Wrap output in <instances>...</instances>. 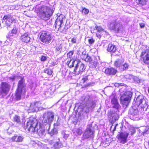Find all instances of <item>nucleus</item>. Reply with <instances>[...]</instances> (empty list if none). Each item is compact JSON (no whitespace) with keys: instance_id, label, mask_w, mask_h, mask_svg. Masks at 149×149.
<instances>
[{"instance_id":"nucleus-1","label":"nucleus","mask_w":149,"mask_h":149,"mask_svg":"<svg viewBox=\"0 0 149 149\" xmlns=\"http://www.w3.org/2000/svg\"><path fill=\"white\" fill-rule=\"evenodd\" d=\"M26 127L28 130L31 132H37L38 134L41 133L42 134L44 132L40 126L38 125L37 122L35 119H29L28 120L27 123Z\"/></svg>"},{"instance_id":"nucleus-2","label":"nucleus","mask_w":149,"mask_h":149,"mask_svg":"<svg viewBox=\"0 0 149 149\" xmlns=\"http://www.w3.org/2000/svg\"><path fill=\"white\" fill-rule=\"evenodd\" d=\"M3 20L5 22V24L8 29L9 28L12 27L13 24H14L15 26L11 30V33L16 34L17 31V29L15 25L16 20L13 16L9 14L5 15L3 18Z\"/></svg>"},{"instance_id":"nucleus-3","label":"nucleus","mask_w":149,"mask_h":149,"mask_svg":"<svg viewBox=\"0 0 149 149\" xmlns=\"http://www.w3.org/2000/svg\"><path fill=\"white\" fill-rule=\"evenodd\" d=\"M38 15L41 19H45L49 17L52 14L53 11L48 7L42 6L38 8Z\"/></svg>"},{"instance_id":"nucleus-4","label":"nucleus","mask_w":149,"mask_h":149,"mask_svg":"<svg viewBox=\"0 0 149 149\" xmlns=\"http://www.w3.org/2000/svg\"><path fill=\"white\" fill-rule=\"evenodd\" d=\"M24 82V80L23 78H22L19 81L15 95L17 100H19L21 99V95L24 94L26 92V88Z\"/></svg>"},{"instance_id":"nucleus-5","label":"nucleus","mask_w":149,"mask_h":149,"mask_svg":"<svg viewBox=\"0 0 149 149\" xmlns=\"http://www.w3.org/2000/svg\"><path fill=\"white\" fill-rule=\"evenodd\" d=\"M136 104L143 111H146L148 108V100L142 95L138 96L135 100Z\"/></svg>"},{"instance_id":"nucleus-6","label":"nucleus","mask_w":149,"mask_h":149,"mask_svg":"<svg viewBox=\"0 0 149 149\" xmlns=\"http://www.w3.org/2000/svg\"><path fill=\"white\" fill-rule=\"evenodd\" d=\"M65 19V17L62 15H60L57 17L55 22V27L56 29L60 32H63L65 29V26L63 23V20Z\"/></svg>"},{"instance_id":"nucleus-7","label":"nucleus","mask_w":149,"mask_h":149,"mask_svg":"<svg viewBox=\"0 0 149 149\" xmlns=\"http://www.w3.org/2000/svg\"><path fill=\"white\" fill-rule=\"evenodd\" d=\"M132 93L130 91L125 92L122 95L120 98L121 103L124 107H127L128 105L131 98L132 97Z\"/></svg>"},{"instance_id":"nucleus-8","label":"nucleus","mask_w":149,"mask_h":149,"mask_svg":"<svg viewBox=\"0 0 149 149\" xmlns=\"http://www.w3.org/2000/svg\"><path fill=\"white\" fill-rule=\"evenodd\" d=\"M40 38L41 42L45 44H48L51 42L52 37L49 33L43 31L41 33Z\"/></svg>"},{"instance_id":"nucleus-9","label":"nucleus","mask_w":149,"mask_h":149,"mask_svg":"<svg viewBox=\"0 0 149 149\" xmlns=\"http://www.w3.org/2000/svg\"><path fill=\"white\" fill-rule=\"evenodd\" d=\"M10 86L7 83L2 82L0 88V96L2 97L6 96L10 90Z\"/></svg>"},{"instance_id":"nucleus-10","label":"nucleus","mask_w":149,"mask_h":149,"mask_svg":"<svg viewBox=\"0 0 149 149\" xmlns=\"http://www.w3.org/2000/svg\"><path fill=\"white\" fill-rule=\"evenodd\" d=\"M41 103L40 102H36L31 104L29 109H28L29 112H37L39 110H42L43 109L41 107Z\"/></svg>"},{"instance_id":"nucleus-11","label":"nucleus","mask_w":149,"mask_h":149,"mask_svg":"<svg viewBox=\"0 0 149 149\" xmlns=\"http://www.w3.org/2000/svg\"><path fill=\"white\" fill-rule=\"evenodd\" d=\"M54 118V113L51 112H49L46 113L43 116V122L44 123L49 124L53 120ZM49 126V124L48 125Z\"/></svg>"},{"instance_id":"nucleus-12","label":"nucleus","mask_w":149,"mask_h":149,"mask_svg":"<svg viewBox=\"0 0 149 149\" xmlns=\"http://www.w3.org/2000/svg\"><path fill=\"white\" fill-rule=\"evenodd\" d=\"M129 133V132H121L118 134L117 137L119 141L122 144H124L126 143L127 141L128 136Z\"/></svg>"},{"instance_id":"nucleus-13","label":"nucleus","mask_w":149,"mask_h":149,"mask_svg":"<svg viewBox=\"0 0 149 149\" xmlns=\"http://www.w3.org/2000/svg\"><path fill=\"white\" fill-rule=\"evenodd\" d=\"M129 115L130 118L133 120H138L139 112L137 109L133 108L130 109L129 112Z\"/></svg>"},{"instance_id":"nucleus-14","label":"nucleus","mask_w":149,"mask_h":149,"mask_svg":"<svg viewBox=\"0 0 149 149\" xmlns=\"http://www.w3.org/2000/svg\"><path fill=\"white\" fill-rule=\"evenodd\" d=\"M109 27L116 31L118 32L122 28V24L119 22H111L110 24Z\"/></svg>"},{"instance_id":"nucleus-15","label":"nucleus","mask_w":149,"mask_h":149,"mask_svg":"<svg viewBox=\"0 0 149 149\" xmlns=\"http://www.w3.org/2000/svg\"><path fill=\"white\" fill-rule=\"evenodd\" d=\"M91 128V126L90 125L86 130L83 135L85 138H88L90 137H93V132Z\"/></svg>"},{"instance_id":"nucleus-16","label":"nucleus","mask_w":149,"mask_h":149,"mask_svg":"<svg viewBox=\"0 0 149 149\" xmlns=\"http://www.w3.org/2000/svg\"><path fill=\"white\" fill-rule=\"evenodd\" d=\"M141 55L143 62L146 64H149V50L147 52H142Z\"/></svg>"},{"instance_id":"nucleus-17","label":"nucleus","mask_w":149,"mask_h":149,"mask_svg":"<svg viewBox=\"0 0 149 149\" xmlns=\"http://www.w3.org/2000/svg\"><path fill=\"white\" fill-rule=\"evenodd\" d=\"M111 103L113 105V107L116 109H118L119 106V105L118 102V100L115 95H112L111 96Z\"/></svg>"},{"instance_id":"nucleus-18","label":"nucleus","mask_w":149,"mask_h":149,"mask_svg":"<svg viewBox=\"0 0 149 149\" xmlns=\"http://www.w3.org/2000/svg\"><path fill=\"white\" fill-rule=\"evenodd\" d=\"M20 38L22 42L26 43L29 42L31 39L28 33H25L22 35Z\"/></svg>"},{"instance_id":"nucleus-19","label":"nucleus","mask_w":149,"mask_h":149,"mask_svg":"<svg viewBox=\"0 0 149 149\" xmlns=\"http://www.w3.org/2000/svg\"><path fill=\"white\" fill-rule=\"evenodd\" d=\"M109 115L111 122L114 123L118 120L119 118V115L117 113H113L112 112L109 114Z\"/></svg>"},{"instance_id":"nucleus-20","label":"nucleus","mask_w":149,"mask_h":149,"mask_svg":"<svg viewBox=\"0 0 149 149\" xmlns=\"http://www.w3.org/2000/svg\"><path fill=\"white\" fill-rule=\"evenodd\" d=\"M24 139L22 136L16 135L12 137L11 140L12 142L19 143L22 142Z\"/></svg>"},{"instance_id":"nucleus-21","label":"nucleus","mask_w":149,"mask_h":149,"mask_svg":"<svg viewBox=\"0 0 149 149\" xmlns=\"http://www.w3.org/2000/svg\"><path fill=\"white\" fill-rule=\"evenodd\" d=\"M139 131L140 133L144 135L149 132V127L143 126L141 127L140 128Z\"/></svg>"},{"instance_id":"nucleus-22","label":"nucleus","mask_w":149,"mask_h":149,"mask_svg":"<svg viewBox=\"0 0 149 149\" xmlns=\"http://www.w3.org/2000/svg\"><path fill=\"white\" fill-rule=\"evenodd\" d=\"M117 72V70L113 68H107L105 70V72L107 74L114 75Z\"/></svg>"},{"instance_id":"nucleus-23","label":"nucleus","mask_w":149,"mask_h":149,"mask_svg":"<svg viewBox=\"0 0 149 149\" xmlns=\"http://www.w3.org/2000/svg\"><path fill=\"white\" fill-rule=\"evenodd\" d=\"M116 47L115 45L112 44H109L107 50L108 52L113 53L116 51Z\"/></svg>"},{"instance_id":"nucleus-24","label":"nucleus","mask_w":149,"mask_h":149,"mask_svg":"<svg viewBox=\"0 0 149 149\" xmlns=\"http://www.w3.org/2000/svg\"><path fill=\"white\" fill-rule=\"evenodd\" d=\"M123 60L118 59L115 61L114 63V66L117 67H120L123 63Z\"/></svg>"},{"instance_id":"nucleus-25","label":"nucleus","mask_w":149,"mask_h":149,"mask_svg":"<svg viewBox=\"0 0 149 149\" xmlns=\"http://www.w3.org/2000/svg\"><path fill=\"white\" fill-rule=\"evenodd\" d=\"M80 51H79L78 52V54L80 56V57L82 59L84 58L88 54H86V51H84L81 52Z\"/></svg>"},{"instance_id":"nucleus-26","label":"nucleus","mask_w":149,"mask_h":149,"mask_svg":"<svg viewBox=\"0 0 149 149\" xmlns=\"http://www.w3.org/2000/svg\"><path fill=\"white\" fill-rule=\"evenodd\" d=\"M15 37L16 34L11 33H9L8 36H7L8 39L10 40H12Z\"/></svg>"},{"instance_id":"nucleus-27","label":"nucleus","mask_w":149,"mask_h":149,"mask_svg":"<svg viewBox=\"0 0 149 149\" xmlns=\"http://www.w3.org/2000/svg\"><path fill=\"white\" fill-rule=\"evenodd\" d=\"M80 63V62L79 63H77V64L76 65V67H75V75H77L79 74L81 72H80V70L79 68V64Z\"/></svg>"},{"instance_id":"nucleus-28","label":"nucleus","mask_w":149,"mask_h":149,"mask_svg":"<svg viewBox=\"0 0 149 149\" xmlns=\"http://www.w3.org/2000/svg\"><path fill=\"white\" fill-rule=\"evenodd\" d=\"M129 130L130 132V134L131 135H133L134 133L136 132V130L135 128L132 127L131 126L129 127ZM127 132H129V131H126ZM129 132V134L130 133V132Z\"/></svg>"},{"instance_id":"nucleus-29","label":"nucleus","mask_w":149,"mask_h":149,"mask_svg":"<svg viewBox=\"0 0 149 149\" xmlns=\"http://www.w3.org/2000/svg\"><path fill=\"white\" fill-rule=\"evenodd\" d=\"M74 60H71L70 61H68L67 64L68 66L71 68L74 66Z\"/></svg>"},{"instance_id":"nucleus-30","label":"nucleus","mask_w":149,"mask_h":149,"mask_svg":"<svg viewBox=\"0 0 149 149\" xmlns=\"http://www.w3.org/2000/svg\"><path fill=\"white\" fill-rule=\"evenodd\" d=\"M49 133L50 135L52 136L54 134H56L57 133V131L56 128H53L51 131H49Z\"/></svg>"},{"instance_id":"nucleus-31","label":"nucleus","mask_w":149,"mask_h":149,"mask_svg":"<svg viewBox=\"0 0 149 149\" xmlns=\"http://www.w3.org/2000/svg\"><path fill=\"white\" fill-rule=\"evenodd\" d=\"M14 121L17 123H20V117L17 116L15 115L13 118Z\"/></svg>"},{"instance_id":"nucleus-32","label":"nucleus","mask_w":149,"mask_h":149,"mask_svg":"<svg viewBox=\"0 0 149 149\" xmlns=\"http://www.w3.org/2000/svg\"><path fill=\"white\" fill-rule=\"evenodd\" d=\"M54 147L56 148H59L62 147V144L60 142H57L54 145Z\"/></svg>"},{"instance_id":"nucleus-33","label":"nucleus","mask_w":149,"mask_h":149,"mask_svg":"<svg viewBox=\"0 0 149 149\" xmlns=\"http://www.w3.org/2000/svg\"><path fill=\"white\" fill-rule=\"evenodd\" d=\"M85 61L87 62H91L92 61V59L91 58L87 55H86V56L85 57V58L83 59Z\"/></svg>"},{"instance_id":"nucleus-34","label":"nucleus","mask_w":149,"mask_h":149,"mask_svg":"<svg viewBox=\"0 0 149 149\" xmlns=\"http://www.w3.org/2000/svg\"><path fill=\"white\" fill-rule=\"evenodd\" d=\"M44 72L45 73H46L48 75H51L52 73V70L49 69H46L44 70Z\"/></svg>"},{"instance_id":"nucleus-35","label":"nucleus","mask_w":149,"mask_h":149,"mask_svg":"<svg viewBox=\"0 0 149 149\" xmlns=\"http://www.w3.org/2000/svg\"><path fill=\"white\" fill-rule=\"evenodd\" d=\"M62 46L61 44H58L56 46V51L60 52L62 49Z\"/></svg>"},{"instance_id":"nucleus-36","label":"nucleus","mask_w":149,"mask_h":149,"mask_svg":"<svg viewBox=\"0 0 149 149\" xmlns=\"http://www.w3.org/2000/svg\"><path fill=\"white\" fill-rule=\"evenodd\" d=\"M140 4L144 5L146 4L147 0H136Z\"/></svg>"},{"instance_id":"nucleus-37","label":"nucleus","mask_w":149,"mask_h":149,"mask_svg":"<svg viewBox=\"0 0 149 149\" xmlns=\"http://www.w3.org/2000/svg\"><path fill=\"white\" fill-rule=\"evenodd\" d=\"M79 66L80 69L79 70H80V72H82L85 69L84 65L80 63L79 64Z\"/></svg>"},{"instance_id":"nucleus-38","label":"nucleus","mask_w":149,"mask_h":149,"mask_svg":"<svg viewBox=\"0 0 149 149\" xmlns=\"http://www.w3.org/2000/svg\"><path fill=\"white\" fill-rule=\"evenodd\" d=\"M95 29L98 32H99L102 31L103 30V29L102 27L100 26H95Z\"/></svg>"},{"instance_id":"nucleus-39","label":"nucleus","mask_w":149,"mask_h":149,"mask_svg":"<svg viewBox=\"0 0 149 149\" xmlns=\"http://www.w3.org/2000/svg\"><path fill=\"white\" fill-rule=\"evenodd\" d=\"M134 80L137 83H140L142 80L139 78L138 77H134L133 78Z\"/></svg>"},{"instance_id":"nucleus-40","label":"nucleus","mask_w":149,"mask_h":149,"mask_svg":"<svg viewBox=\"0 0 149 149\" xmlns=\"http://www.w3.org/2000/svg\"><path fill=\"white\" fill-rule=\"evenodd\" d=\"M88 76H85L83 78L81 81V83L83 84L86 82L88 80Z\"/></svg>"},{"instance_id":"nucleus-41","label":"nucleus","mask_w":149,"mask_h":149,"mask_svg":"<svg viewBox=\"0 0 149 149\" xmlns=\"http://www.w3.org/2000/svg\"><path fill=\"white\" fill-rule=\"evenodd\" d=\"M89 10L88 9L85 8H83L82 9V12L83 13H84L85 15H87L89 13Z\"/></svg>"},{"instance_id":"nucleus-42","label":"nucleus","mask_w":149,"mask_h":149,"mask_svg":"<svg viewBox=\"0 0 149 149\" xmlns=\"http://www.w3.org/2000/svg\"><path fill=\"white\" fill-rule=\"evenodd\" d=\"M95 106V102H91L90 105H86V106L88 107L89 108L91 107L92 108H94Z\"/></svg>"},{"instance_id":"nucleus-43","label":"nucleus","mask_w":149,"mask_h":149,"mask_svg":"<svg viewBox=\"0 0 149 149\" xmlns=\"http://www.w3.org/2000/svg\"><path fill=\"white\" fill-rule=\"evenodd\" d=\"M129 65L127 63H125L123 65L121 66V67H123V70H126L128 69Z\"/></svg>"},{"instance_id":"nucleus-44","label":"nucleus","mask_w":149,"mask_h":149,"mask_svg":"<svg viewBox=\"0 0 149 149\" xmlns=\"http://www.w3.org/2000/svg\"><path fill=\"white\" fill-rule=\"evenodd\" d=\"M76 133L79 135H81L82 133V130L79 128H78L76 130Z\"/></svg>"},{"instance_id":"nucleus-45","label":"nucleus","mask_w":149,"mask_h":149,"mask_svg":"<svg viewBox=\"0 0 149 149\" xmlns=\"http://www.w3.org/2000/svg\"><path fill=\"white\" fill-rule=\"evenodd\" d=\"M63 138L65 139H66L69 136V134L66 133V132H64L63 133Z\"/></svg>"},{"instance_id":"nucleus-46","label":"nucleus","mask_w":149,"mask_h":149,"mask_svg":"<svg viewBox=\"0 0 149 149\" xmlns=\"http://www.w3.org/2000/svg\"><path fill=\"white\" fill-rule=\"evenodd\" d=\"M88 41L90 44H92L94 42L95 40L93 38H90L88 39Z\"/></svg>"},{"instance_id":"nucleus-47","label":"nucleus","mask_w":149,"mask_h":149,"mask_svg":"<svg viewBox=\"0 0 149 149\" xmlns=\"http://www.w3.org/2000/svg\"><path fill=\"white\" fill-rule=\"evenodd\" d=\"M47 58L45 56H42L41 57V59L42 61H44L46 60Z\"/></svg>"},{"instance_id":"nucleus-48","label":"nucleus","mask_w":149,"mask_h":149,"mask_svg":"<svg viewBox=\"0 0 149 149\" xmlns=\"http://www.w3.org/2000/svg\"><path fill=\"white\" fill-rule=\"evenodd\" d=\"M139 25L140 27L141 28H143L145 26V24L144 23H140Z\"/></svg>"},{"instance_id":"nucleus-49","label":"nucleus","mask_w":149,"mask_h":149,"mask_svg":"<svg viewBox=\"0 0 149 149\" xmlns=\"http://www.w3.org/2000/svg\"><path fill=\"white\" fill-rule=\"evenodd\" d=\"M68 54L70 56H71L73 54V52H70Z\"/></svg>"},{"instance_id":"nucleus-50","label":"nucleus","mask_w":149,"mask_h":149,"mask_svg":"<svg viewBox=\"0 0 149 149\" xmlns=\"http://www.w3.org/2000/svg\"><path fill=\"white\" fill-rule=\"evenodd\" d=\"M72 42L73 43H74V39H72Z\"/></svg>"},{"instance_id":"nucleus-51","label":"nucleus","mask_w":149,"mask_h":149,"mask_svg":"<svg viewBox=\"0 0 149 149\" xmlns=\"http://www.w3.org/2000/svg\"><path fill=\"white\" fill-rule=\"evenodd\" d=\"M118 83H116L115 84V85L116 86L117 85H118Z\"/></svg>"},{"instance_id":"nucleus-52","label":"nucleus","mask_w":149,"mask_h":149,"mask_svg":"<svg viewBox=\"0 0 149 149\" xmlns=\"http://www.w3.org/2000/svg\"><path fill=\"white\" fill-rule=\"evenodd\" d=\"M19 53H18H18H17V56H18V55H19Z\"/></svg>"},{"instance_id":"nucleus-53","label":"nucleus","mask_w":149,"mask_h":149,"mask_svg":"<svg viewBox=\"0 0 149 149\" xmlns=\"http://www.w3.org/2000/svg\"><path fill=\"white\" fill-rule=\"evenodd\" d=\"M116 126L114 127V129H113V130H115L116 128Z\"/></svg>"},{"instance_id":"nucleus-54","label":"nucleus","mask_w":149,"mask_h":149,"mask_svg":"<svg viewBox=\"0 0 149 149\" xmlns=\"http://www.w3.org/2000/svg\"><path fill=\"white\" fill-rule=\"evenodd\" d=\"M148 93L149 94V88H148Z\"/></svg>"},{"instance_id":"nucleus-55","label":"nucleus","mask_w":149,"mask_h":149,"mask_svg":"<svg viewBox=\"0 0 149 149\" xmlns=\"http://www.w3.org/2000/svg\"><path fill=\"white\" fill-rule=\"evenodd\" d=\"M36 0H32V1H33L34 2H35V1H36Z\"/></svg>"},{"instance_id":"nucleus-56","label":"nucleus","mask_w":149,"mask_h":149,"mask_svg":"<svg viewBox=\"0 0 149 149\" xmlns=\"http://www.w3.org/2000/svg\"><path fill=\"white\" fill-rule=\"evenodd\" d=\"M96 65H97V63H96Z\"/></svg>"},{"instance_id":"nucleus-57","label":"nucleus","mask_w":149,"mask_h":149,"mask_svg":"<svg viewBox=\"0 0 149 149\" xmlns=\"http://www.w3.org/2000/svg\"><path fill=\"white\" fill-rule=\"evenodd\" d=\"M71 117H70V119H71Z\"/></svg>"}]
</instances>
